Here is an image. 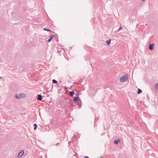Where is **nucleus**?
Returning <instances> with one entry per match:
<instances>
[{"label":"nucleus","mask_w":158,"mask_h":158,"mask_svg":"<svg viewBox=\"0 0 158 158\" xmlns=\"http://www.w3.org/2000/svg\"><path fill=\"white\" fill-rule=\"evenodd\" d=\"M77 101V104L79 105H80L79 108H80L81 107V105H80L81 103V100L79 98V97L77 96L76 97H75L74 98V99L73 100V101L74 102H76Z\"/></svg>","instance_id":"obj_1"},{"label":"nucleus","mask_w":158,"mask_h":158,"mask_svg":"<svg viewBox=\"0 0 158 158\" xmlns=\"http://www.w3.org/2000/svg\"><path fill=\"white\" fill-rule=\"evenodd\" d=\"M128 77V76L127 74L124 75L121 77L120 81L121 82L126 81Z\"/></svg>","instance_id":"obj_2"},{"label":"nucleus","mask_w":158,"mask_h":158,"mask_svg":"<svg viewBox=\"0 0 158 158\" xmlns=\"http://www.w3.org/2000/svg\"><path fill=\"white\" fill-rule=\"evenodd\" d=\"M24 153V151L23 150H21L19 153L18 157V158L21 157L23 154Z\"/></svg>","instance_id":"obj_3"},{"label":"nucleus","mask_w":158,"mask_h":158,"mask_svg":"<svg viewBox=\"0 0 158 158\" xmlns=\"http://www.w3.org/2000/svg\"><path fill=\"white\" fill-rule=\"evenodd\" d=\"M154 44H150L149 47V49L150 50H152L154 48Z\"/></svg>","instance_id":"obj_4"},{"label":"nucleus","mask_w":158,"mask_h":158,"mask_svg":"<svg viewBox=\"0 0 158 158\" xmlns=\"http://www.w3.org/2000/svg\"><path fill=\"white\" fill-rule=\"evenodd\" d=\"M43 97L40 94H38L37 96V100L39 101H41Z\"/></svg>","instance_id":"obj_5"},{"label":"nucleus","mask_w":158,"mask_h":158,"mask_svg":"<svg viewBox=\"0 0 158 158\" xmlns=\"http://www.w3.org/2000/svg\"><path fill=\"white\" fill-rule=\"evenodd\" d=\"M54 35H51L50 38L48 40L47 42H50L51 41L52 39L54 37Z\"/></svg>","instance_id":"obj_6"},{"label":"nucleus","mask_w":158,"mask_h":158,"mask_svg":"<svg viewBox=\"0 0 158 158\" xmlns=\"http://www.w3.org/2000/svg\"><path fill=\"white\" fill-rule=\"evenodd\" d=\"M120 141V140L119 139H116L114 140V143L116 144H117Z\"/></svg>","instance_id":"obj_7"},{"label":"nucleus","mask_w":158,"mask_h":158,"mask_svg":"<svg viewBox=\"0 0 158 158\" xmlns=\"http://www.w3.org/2000/svg\"><path fill=\"white\" fill-rule=\"evenodd\" d=\"M15 97L19 99H21L20 97L17 94H16L15 95Z\"/></svg>","instance_id":"obj_8"},{"label":"nucleus","mask_w":158,"mask_h":158,"mask_svg":"<svg viewBox=\"0 0 158 158\" xmlns=\"http://www.w3.org/2000/svg\"><path fill=\"white\" fill-rule=\"evenodd\" d=\"M155 89L156 90L158 89V83H156L154 87Z\"/></svg>","instance_id":"obj_9"},{"label":"nucleus","mask_w":158,"mask_h":158,"mask_svg":"<svg viewBox=\"0 0 158 158\" xmlns=\"http://www.w3.org/2000/svg\"><path fill=\"white\" fill-rule=\"evenodd\" d=\"M69 93L70 95L71 96H73L74 94V92L73 91H72L69 92Z\"/></svg>","instance_id":"obj_10"},{"label":"nucleus","mask_w":158,"mask_h":158,"mask_svg":"<svg viewBox=\"0 0 158 158\" xmlns=\"http://www.w3.org/2000/svg\"><path fill=\"white\" fill-rule=\"evenodd\" d=\"M111 40L110 39H109L106 41V43L108 45H109L110 44Z\"/></svg>","instance_id":"obj_11"},{"label":"nucleus","mask_w":158,"mask_h":158,"mask_svg":"<svg viewBox=\"0 0 158 158\" xmlns=\"http://www.w3.org/2000/svg\"><path fill=\"white\" fill-rule=\"evenodd\" d=\"M142 92V90L139 89H138L137 93L138 94H140Z\"/></svg>","instance_id":"obj_12"},{"label":"nucleus","mask_w":158,"mask_h":158,"mask_svg":"<svg viewBox=\"0 0 158 158\" xmlns=\"http://www.w3.org/2000/svg\"><path fill=\"white\" fill-rule=\"evenodd\" d=\"M20 96L21 98H23L25 97V95L24 94H20Z\"/></svg>","instance_id":"obj_13"},{"label":"nucleus","mask_w":158,"mask_h":158,"mask_svg":"<svg viewBox=\"0 0 158 158\" xmlns=\"http://www.w3.org/2000/svg\"><path fill=\"white\" fill-rule=\"evenodd\" d=\"M33 126L34 127V130H35L37 128V125L36 123H35L34 124Z\"/></svg>","instance_id":"obj_14"},{"label":"nucleus","mask_w":158,"mask_h":158,"mask_svg":"<svg viewBox=\"0 0 158 158\" xmlns=\"http://www.w3.org/2000/svg\"><path fill=\"white\" fill-rule=\"evenodd\" d=\"M53 83L56 84L58 83V82L55 79H53L52 81Z\"/></svg>","instance_id":"obj_15"},{"label":"nucleus","mask_w":158,"mask_h":158,"mask_svg":"<svg viewBox=\"0 0 158 158\" xmlns=\"http://www.w3.org/2000/svg\"><path fill=\"white\" fill-rule=\"evenodd\" d=\"M44 31H49L50 32H51L52 31L50 30L49 29H46V28H44Z\"/></svg>","instance_id":"obj_16"},{"label":"nucleus","mask_w":158,"mask_h":158,"mask_svg":"<svg viewBox=\"0 0 158 158\" xmlns=\"http://www.w3.org/2000/svg\"><path fill=\"white\" fill-rule=\"evenodd\" d=\"M123 28V27L122 26H120V28L118 29V31H119L121 30Z\"/></svg>","instance_id":"obj_17"},{"label":"nucleus","mask_w":158,"mask_h":158,"mask_svg":"<svg viewBox=\"0 0 158 158\" xmlns=\"http://www.w3.org/2000/svg\"><path fill=\"white\" fill-rule=\"evenodd\" d=\"M77 96L79 97V93H77V94H75Z\"/></svg>","instance_id":"obj_18"},{"label":"nucleus","mask_w":158,"mask_h":158,"mask_svg":"<svg viewBox=\"0 0 158 158\" xmlns=\"http://www.w3.org/2000/svg\"><path fill=\"white\" fill-rule=\"evenodd\" d=\"M94 119L96 121H97V120H98V118L96 117H95V118H94Z\"/></svg>","instance_id":"obj_19"},{"label":"nucleus","mask_w":158,"mask_h":158,"mask_svg":"<svg viewBox=\"0 0 158 158\" xmlns=\"http://www.w3.org/2000/svg\"><path fill=\"white\" fill-rule=\"evenodd\" d=\"M73 137H74L75 138H76V135L75 134H74L73 135Z\"/></svg>","instance_id":"obj_20"},{"label":"nucleus","mask_w":158,"mask_h":158,"mask_svg":"<svg viewBox=\"0 0 158 158\" xmlns=\"http://www.w3.org/2000/svg\"><path fill=\"white\" fill-rule=\"evenodd\" d=\"M84 158H89L88 156H85V157H84Z\"/></svg>","instance_id":"obj_21"},{"label":"nucleus","mask_w":158,"mask_h":158,"mask_svg":"<svg viewBox=\"0 0 158 158\" xmlns=\"http://www.w3.org/2000/svg\"><path fill=\"white\" fill-rule=\"evenodd\" d=\"M141 0L143 1H145L146 0Z\"/></svg>","instance_id":"obj_22"},{"label":"nucleus","mask_w":158,"mask_h":158,"mask_svg":"<svg viewBox=\"0 0 158 158\" xmlns=\"http://www.w3.org/2000/svg\"><path fill=\"white\" fill-rule=\"evenodd\" d=\"M1 78V77H0V79Z\"/></svg>","instance_id":"obj_23"}]
</instances>
